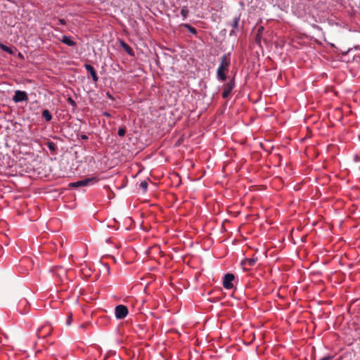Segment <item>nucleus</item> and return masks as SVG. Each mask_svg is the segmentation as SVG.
<instances>
[{
    "mask_svg": "<svg viewBox=\"0 0 360 360\" xmlns=\"http://www.w3.org/2000/svg\"><path fill=\"white\" fill-rule=\"evenodd\" d=\"M51 330L50 327L45 326L41 328H39L37 330V334L39 338H45L46 336L51 335Z\"/></svg>",
    "mask_w": 360,
    "mask_h": 360,
    "instance_id": "6e6552de",
    "label": "nucleus"
},
{
    "mask_svg": "<svg viewBox=\"0 0 360 360\" xmlns=\"http://www.w3.org/2000/svg\"><path fill=\"white\" fill-rule=\"evenodd\" d=\"M105 116H109L110 115L108 113H105Z\"/></svg>",
    "mask_w": 360,
    "mask_h": 360,
    "instance_id": "b1692460",
    "label": "nucleus"
},
{
    "mask_svg": "<svg viewBox=\"0 0 360 360\" xmlns=\"http://www.w3.org/2000/svg\"><path fill=\"white\" fill-rule=\"evenodd\" d=\"M115 317L117 319H122L125 318L128 314V309L126 306L120 304L117 305L115 309Z\"/></svg>",
    "mask_w": 360,
    "mask_h": 360,
    "instance_id": "7ed1b4c3",
    "label": "nucleus"
},
{
    "mask_svg": "<svg viewBox=\"0 0 360 360\" xmlns=\"http://www.w3.org/2000/svg\"><path fill=\"white\" fill-rule=\"evenodd\" d=\"M139 187L143 191V192H146L148 188V183L146 180L142 181L140 184Z\"/></svg>",
    "mask_w": 360,
    "mask_h": 360,
    "instance_id": "2eb2a0df",
    "label": "nucleus"
},
{
    "mask_svg": "<svg viewBox=\"0 0 360 360\" xmlns=\"http://www.w3.org/2000/svg\"><path fill=\"white\" fill-rule=\"evenodd\" d=\"M328 359H330V357L324 358V359H322V360H328Z\"/></svg>",
    "mask_w": 360,
    "mask_h": 360,
    "instance_id": "5701e85b",
    "label": "nucleus"
},
{
    "mask_svg": "<svg viewBox=\"0 0 360 360\" xmlns=\"http://www.w3.org/2000/svg\"><path fill=\"white\" fill-rule=\"evenodd\" d=\"M58 23L60 25H65L66 22L64 19H58Z\"/></svg>",
    "mask_w": 360,
    "mask_h": 360,
    "instance_id": "412c9836",
    "label": "nucleus"
},
{
    "mask_svg": "<svg viewBox=\"0 0 360 360\" xmlns=\"http://www.w3.org/2000/svg\"><path fill=\"white\" fill-rule=\"evenodd\" d=\"M82 138L83 139H86V136H83Z\"/></svg>",
    "mask_w": 360,
    "mask_h": 360,
    "instance_id": "393cba45",
    "label": "nucleus"
},
{
    "mask_svg": "<svg viewBox=\"0 0 360 360\" xmlns=\"http://www.w3.org/2000/svg\"><path fill=\"white\" fill-rule=\"evenodd\" d=\"M126 133V131L124 128H120L118 129L117 134L120 136H124Z\"/></svg>",
    "mask_w": 360,
    "mask_h": 360,
    "instance_id": "f3484780",
    "label": "nucleus"
},
{
    "mask_svg": "<svg viewBox=\"0 0 360 360\" xmlns=\"http://www.w3.org/2000/svg\"><path fill=\"white\" fill-rule=\"evenodd\" d=\"M13 101L15 103L27 101H28V96H27V93L24 91L16 90L15 91V94L13 97Z\"/></svg>",
    "mask_w": 360,
    "mask_h": 360,
    "instance_id": "20e7f679",
    "label": "nucleus"
},
{
    "mask_svg": "<svg viewBox=\"0 0 360 360\" xmlns=\"http://www.w3.org/2000/svg\"><path fill=\"white\" fill-rule=\"evenodd\" d=\"M0 49L11 55L14 54V51L12 48L3 44L1 41H0Z\"/></svg>",
    "mask_w": 360,
    "mask_h": 360,
    "instance_id": "f8f14e48",
    "label": "nucleus"
},
{
    "mask_svg": "<svg viewBox=\"0 0 360 360\" xmlns=\"http://www.w3.org/2000/svg\"><path fill=\"white\" fill-rule=\"evenodd\" d=\"M98 181V179L96 177L87 178L83 180L77 181L76 182H72L69 184L70 187H79V186H86L90 184H94Z\"/></svg>",
    "mask_w": 360,
    "mask_h": 360,
    "instance_id": "f03ea898",
    "label": "nucleus"
},
{
    "mask_svg": "<svg viewBox=\"0 0 360 360\" xmlns=\"http://www.w3.org/2000/svg\"><path fill=\"white\" fill-rule=\"evenodd\" d=\"M186 27H188V29H189L191 32L196 33V30H195V29L194 27H190L188 25H186Z\"/></svg>",
    "mask_w": 360,
    "mask_h": 360,
    "instance_id": "aec40b11",
    "label": "nucleus"
},
{
    "mask_svg": "<svg viewBox=\"0 0 360 360\" xmlns=\"http://www.w3.org/2000/svg\"><path fill=\"white\" fill-rule=\"evenodd\" d=\"M86 70L90 73L92 79L94 82H97L98 80V77L97 76L96 72L94 70V67L91 65L86 64L85 65Z\"/></svg>",
    "mask_w": 360,
    "mask_h": 360,
    "instance_id": "1a4fd4ad",
    "label": "nucleus"
},
{
    "mask_svg": "<svg viewBox=\"0 0 360 360\" xmlns=\"http://www.w3.org/2000/svg\"><path fill=\"white\" fill-rule=\"evenodd\" d=\"M230 65V59L225 54L221 58L220 64L217 71V79L221 81H225L226 79V73L228 72Z\"/></svg>",
    "mask_w": 360,
    "mask_h": 360,
    "instance_id": "f257e3e1",
    "label": "nucleus"
},
{
    "mask_svg": "<svg viewBox=\"0 0 360 360\" xmlns=\"http://www.w3.org/2000/svg\"><path fill=\"white\" fill-rule=\"evenodd\" d=\"M71 321H72V316H69L68 319V321H67V324L70 325L71 323Z\"/></svg>",
    "mask_w": 360,
    "mask_h": 360,
    "instance_id": "4be33fe9",
    "label": "nucleus"
},
{
    "mask_svg": "<svg viewBox=\"0 0 360 360\" xmlns=\"http://www.w3.org/2000/svg\"><path fill=\"white\" fill-rule=\"evenodd\" d=\"M188 13V8L186 6L183 7L181 10V15L183 16L184 20L187 18Z\"/></svg>",
    "mask_w": 360,
    "mask_h": 360,
    "instance_id": "4468645a",
    "label": "nucleus"
},
{
    "mask_svg": "<svg viewBox=\"0 0 360 360\" xmlns=\"http://www.w3.org/2000/svg\"><path fill=\"white\" fill-rule=\"evenodd\" d=\"M258 261L257 257L253 256L251 258H245L240 262L244 269H248V267L253 266Z\"/></svg>",
    "mask_w": 360,
    "mask_h": 360,
    "instance_id": "423d86ee",
    "label": "nucleus"
},
{
    "mask_svg": "<svg viewBox=\"0 0 360 360\" xmlns=\"http://www.w3.org/2000/svg\"><path fill=\"white\" fill-rule=\"evenodd\" d=\"M234 280V275L232 274H225L223 280V286L225 289L229 290L233 287V281Z\"/></svg>",
    "mask_w": 360,
    "mask_h": 360,
    "instance_id": "39448f33",
    "label": "nucleus"
},
{
    "mask_svg": "<svg viewBox=\"0 0 360 360\" xmlns=\"http://www.w3.org/2000/svg\"><path fill=\"white\" fill-rule=\"evenodd\" d=\"M120 45L129 55H130V56L134 55V53L132 49L129 45H127L125 42L121 41Z\"/></svg>",
    "mask_w": 360,
    "mask_h": 360,
    "instance_id": "9b49d317",
    "label": "nucleus"
},
{
    "mask_svg": "<svg viewBox=\"0 0 360 360\" xmlns=\"http://www.w3.org/2000/svg\"><path fill=\"white\" fill-rule=\"evenodd\" d=\"M61 41L69 46H75L76 43L70 36H63Z\"/></svg>",
    "mask_w": 360,
    "mask_h": 360,
    "instance_id": "9d476101",
    "label": "nucleus"
},
{
    "mask_svg": "<svg viewBox=\"0 0 360 360\" xmlns=\"http://www.w3.org/2000/svg\"><path fill=\"white\" fill-rule=\"evenodd\" d=\"M234 87H235L234 81L233 80L229 81L224 88V90L222 91V97L224 98H227Z\"/></svg>",
    "mask_w": 360,
    "mask_h": 360,
    "instance_id": "0eeeda50",
    "label": "nucleus"
},
{
    "mask_svg": "<svg viewBox=\"0 0 360 360\" xmlns=\"http://www.w3.org/2000/svg\"><path fill=\"white\" fill-rule=\"evenodd\" d=\"M68 102L72 106V107H76L77 104H76V102L71 98V97H69L68 98Z\"/></svg>",
    "mask_w": 360,
    "mask_h": 360,
    "instance_id": "a211bd4d",
    "label": "nucleus"
},
{
    "mask_svg": "<svg viewBox=\"0 0 360 360\" xmlns=\"http://www.w3.org/2000/svg\"><path fill=\"white\" fill-rule=\"evenodd\" d=\"M42 116L46 121H51L52 119V115L48 110H43Z\"/></svg>",
    "mask_w": 360,
    "mask_h": 360,
    "instance_id": "ddd939ff",
    "label": "nucleus"
},
{
    "mask_svg": "<svg viewBox=\"0 0 360 360\" xmlns=\"http://www.w3.org/2000/svg\"><path fill=\"white\" fill-rule=\"evenodd\" d=\"M48 147L51 150H54L55 148H56L55 144L53 142H49L48 143Z\"/></svg>",
    "mask_w": 360,
    "mask_h": 360,
    "instance_id": "6ab92c4d",
    "label": "nucleus"
},
{
    "mask_svg": "<svg viewBox=\"0 0 360 360\" xmlns=\"http://www.w3.org/2000/svg\"><path fill=\"white\" fill-rule=\"evenodd\" d=\"M239 20H240V18H239V17H236V18H234L233 21V24H232V27H233L234 29L238 28V22H239Z\"/></svg>",
    "mask_w": 360,
    "mask_h": 360,
    "instance_id": "dca6fc26",
    "label": "nucleus"
}]
</instances>
